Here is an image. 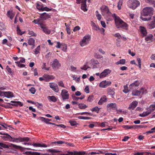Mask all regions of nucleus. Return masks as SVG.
<instances>
[{
  "mask_svg": "<svg viewBox=\"0 0 155 155\" xmlns=\"http://www.w3.org/2000/svg\"><path fill=\"white\" fill-rule=\"evenodd\" d=\"M3 136H1L3 140L5 141H8L11 142L18 143L29 141V138L28 137L14 138L7 133H3Z\"/></svg>",
  "mask_w": 155,
  "mask_h": 155,
  "instance_id": "f257e3e1",
  "label": "nucleus"
},
{
  "mask_svg": "<svg viewBox=\"0 0 155 155\" xmlns=\"http://www.w3.org/2000/svg\"><path fill=\"white\" fill-rule=\"evenodd\" d=\"M153 12L152 8L146 7L143 8L141 12V16L140 18L143 21H146L150 20Z\"/></svg>",
  "mask_w": 155,
  "mask_h": 155,
  "instance_id": "f03ea898",
  "label": "nucleus"
},
{
  "mask_svg": "<svg viewBox=\"0 0 155 155\" xmlns=\"http://www.w3.org/2000/svg\"><path fill=\"white\" fill-rule=\"evenodd\" d=\"M112 17L114 19L115 25L117 28H121L126 30L128 29V25L121 19L115 13L112 15Z\"/></svg>",
  "mask_w": 155,
  "mask_h": 155,
  "instance_id": "7ed1b4c3",
  "label": "nucleus"
},
{
  "mask_svg": "<svg viewBox=\"0 0 155 155\" xmlns=\"http://www.w3.org/2000/svg\"><path fill=\"white\" fill-rule=\"evenodd\" d=\"M127 4L128 7L133 9H135L139 6L140 3L137 0H129L127 2Z\"/></svg>",
  "mask_w": 155,
  "mask_h": 155,
  "instance_id": "20e7f679",
  "label": "nucleus"
},
{
  "mask_svg": "<svg viewBox=\"0 0 155 155\" xmlns=\"http://www.w3.org/2000/svg\"><path fill=\"white\" fill-rule=\"evenodd\" d=\"M101 14L104 15H107L109 16H112L113 14L109 11L108 7L105 5H103L101 8Z\"/></svg>",
  "mask_w": 155,
  "mask_h": 155,
  "instance_id": "39448f33",
  "label": "nucleus"
},
{
  "mask_svg": "<svg viewBox=\"0 0 155 155\" xmlns=\"http://www.w3.org/2000/svg\"><path fill=\"white\" fill-rule=\"evenodd\" d=\"M10 147H13L18 149L20 148L21 147L12 143L6 144L4 143L0 142V149H2L3 148H8Z\"/></svg>",
  "mask_w": 155,
  "mask_h": 155,
  "instance_id": "423d86ee",
  "label": "nucleus"
},
{
  "mask_svg": "<svg viewBox=\"0 0 155 155\" xmlns=\"http://www.w3.org/2000/svg\"><path fill=\"white\" fill-rule=\"evenodd\" d=\"M91 37L89 35H87L84 36L81 41L80 42V45L83 46L87 44L90 40Z\"/></svg>",
  "mask_w": 155,
  "mask_h": 155,
  "instance_id": "0eeeda50",
  "label": "nucleus"
},
{
  "mask_svg": "<svg viewBox=\"0 0 155 155\" xmlns=\"http://www.w3.org/2000/svg\"><path fill=\"white\" fill-rule=\"evenodd\" d=\"M61 95L63 100L69 99V94L68 91L65 89H63L62 90Z\"/></svg>",
  "mask_w": 155,
  "mask_h": 155,
  "instance_id": "6e6552de",
  "label": "nucleus"
},
{
  "mask_svg": "<svg viewBox=\"0 0 155 155\" xmlns=\"http://www.w3.org/2000/svg\"><path fill=\"white\" fill-rule=\"evenodd\" d=\"M111 72V71L109 69H106L100 73V78H103L106 77L110 74Z\"/></svg>",
  "mask_w": 155,
  "mask_h": 155,
  "instance_id": "1a4fd4ad",
  "label": "nucleus"
},
{
  "mask_svg": "<svg viewBox=\"0 0 155 155\" xmlns=\"http://www.w3.org/2000/svg\"><path fill=\"white\" fill-rule=\"evenodd\" d=\"M111 84L110 81H104L101 82L99 84V86L101 88H106L110 86Z\"/></svg>",
  "mask_w": 155,
  "mask_h": 155,
  "instance_id": "9d476101",
  "label": "nucleus"
},
{
  "mask_svg": "<svg viewBox=\"0 0 155 155\" xmlns=\"http://www.w3.org/2000/svg\"><path fill=\"white\" fill-rule=\"evenodd\" d=\"M140 83L138 80L135 81L134 83L131 84L129 86V87L131 90H133L137 88Z\"/></svg>",
  "mask_w": 155,
  "mask_h": 155,
  "instance_id": "9b49d317",
  "label": "nucleus"
},
{
  "mask_svg": "<svg viewBox=\"0 0 155 155\" xmlns=\"http://www.w3.org/2000/svg\"><path fill=\"white\" fill-rule=\"evenodd\" d=\"M43 20V19L40 18L34 20L33 21V22L35 24H38V25H39L40 27H41L45 25L44 24V21Z\"/></svg>",
  "mask_w": 155,
  "mask_h": 155,
  "instance_id": "f8f14e48",
  "label": "nucleus"
},
{
  "mask_svg": "<svg viewBox=\"0 0 155 155\" xmlns=\"http://www.w3.org/2000/svg\"><path fill=\"white\" fill-rule=\"evenodd\" d=\"M23 144L25 145L27 144L28 145H32L33 146L36 147H48V146L45 143L41 144L39 143H33L31 144V143H24Z\"/></svg>",
  "mask_w": 155,
  "mask_h": 155,
  "instance_id": "ddd939ff",
  "label": "nucleus"
},
{
  "mask_svg": "<svg viewBox=\"0 0 155 155\" xmlns=\"http://www.w3.org/2000/svg\"><path fill=\"white\" fill-rule=\"evenodd\" d=\"M61 66V64L59 63L58 60L55 59L52 64V66L54 69L58 68Z\"/></svg>",
  "mask_w": 155,
  "mask_h": 155,
  "instance_id": "4468645a",
  "label": "nucleus"
},
{
  "mask_svg": "<svg viewBox=\"0 0 155 155\" xmlns=\"http://www.w3.org/2000/svg\"><path fill=\"white\" fill-rule=\"evenodd\" d=\"M153 20L147 25V27L149 29H152L155 28V15L153 16Z\"/></svg>",
  "mask_w": 155,
  "mask_h": 155,
  "instance_id": "2eb2a0df",
  "label": "nucleus"
},
{
  "mask_svg": "<svg viewBox=\"0 0 155 155\" xmlns=\"http://www.w3.org/2000/svg\"><path fill=\"white\" fill-rule=\"evenodd\" d=\"M40 120H41L42 121H44L47 124H52L53 125H55V124L51 122H49V121H51V119H49L48 118H45L43 117H39V119Z\"/></svg>",
  "mask_w": 155,
  "mask_h": 155,
  "instance_id": "dca6fc26",
  "label": "nucleus"
},
{
  "mask_svg": "<svg viewBox=\"0 0 155 155\" xmlns=\"http://www.w3.org/2000/svg\"><path fill=\"white\" fill-rule=\"evenodd\" d=\"M139 30L143 37L147 35V30L145 27L143 26H140L139 27Z\"/></svg>",
  "mask_w": 155,
  "mask_h": 155,
  "instance_id": "f3484780",
  "label": "nucleus"
},
{
  "mask_svg": "<svg viewBox=\"0 0 155 155\" xmlns=\"http://www.w3.org/2000/svg\"><path fill=\"white\" fill-rule=\"evenodd\" d=\"M51 17V15L46 12H44L41 14L40 16V18L44 20L50 18Z\"/></svg>",
  "mask_w": 155,
  "mask_h": 155,
  "instance_id": "a211bd4d",
  "label": "nucleus"
},
{
  "mask_svg": "<svg viewBox=\"0 0 155 155\" xmlns=\"http://www.w3.org/2000/svg\"><path fill=\"white\" fill-rule=\"evenodd\" d=\"M11 102L13 104H11L10 103H7V104L9 105L15 106H18V105H19L20 106H22L23 105V104L19 101H11Z\"/></svg>",
  "mask_w": 155,
  "mask_h": 155,
  "instance_id": "6ab92c4d",
  "label": "nucleus"
},
{
  "mask_svg": "<svg viewBox=\"0 0 155 155\" xmlns=\"http://www.w3.org/2000/svg\"><path fill=\"white\" fill-rule=\"evenodd\" d=\"M107 94L108 95H111L112 96V97H113V96L115 94V89L114 88L109 87L107 88Z\"/></svg>",
  "mask_w": 155,
  "mask_h": 155,
  "instance_id": "aec40b11",
  "label": "nucleus"
},
{
  "mask_svg": "<svg viewBox=\"0 0 155 155\" xmlns=\"http://www.w3.org/2000/svg\"><path fill=\"white\" fill-rule=\"evenodd\" d=\"M50 87L54 91L58 92L59 91V88L58 85L56 84H51Z\"/></svg>",
  "mask_w": 155,
  "mask_h": 155,
  "instance_id": "412c9836",
  "label": "nucleus"
},
{
  "mask_svg": "<svg viewBox=\"0 0 155 155\" xmlns=\"http://www.w3.org/2000/svg\"><path fill=\"white\" fill-rule=\"evenodd\" d=\"M137 104L138 102L137 101H133L130 105L128 109H132L133 110L136 107Z\"/></svg>",
  "mask_w": 155,
  "mask_h": 155,
  "instance_id": "4be33fe9",
  "label": "nucleus"
},
{
  "mask_svg": "<svg viewBox=\"0 0 155 155\" xmlns=\"http://www.w3.org/2000/svg\"><path fill=\"white\" fill-rule=\"evenodd\" d=\"M36 7L37 8L39 11H43L44 8L43 5L40 2H38L36 3Z\"/></svg>",
  "mask_w": 155,
  "mask_h": 155,
  "instance_id": "5701e85b",
  "label": "nucleus"
},
{
  "mask_svg": "<svg viewBox=\"0 0 155 155\" xmlns=\"http://www.w3.org/2000/svg\"><path fill=\"white\" fill-rule=\"evenodd\" d=\"M107 101V98L105 95L103 96L100 100L98 102V104L102 105L104 102H106Z\"/></svg>",
  "mask_w": 155,
  "mask_h": 155,
  "instance_id": "b1692460",
  "label": "nucleus"
},
{
  "mask_svg": "<svg viewBox=\"0 0 155 155\" xmlns=\"http://www.w3.org/2000/svg\"><path fill=\"white\" fill-rule=\"evenodd\" d=\"M4 97L8 98H10L14 97L13 93L10 91L5 92Z\"/></svg>",
  "mask_w": 155,
  "mask_h": 155,
  "instance_id": "393cba45",
  "label": "nucleus"
},
{
  "mask_svg": "<svg viewBox=\"0 0 155 155\" xmlns=\"http://www.w3.org/2000/svg\"><path fill=\"white\" fill-rule=\"evenodd\" d=\"M107 108H110L113 110H115L116 109L117 105L115 103H110L107 104Z\"/></svg>",
  "mask_w": 155,
  "mask_h": 155,
  "instance_id": "a878e982",
  "label": "nucleus"
},
{
  "mask_svg": "<svg viewBox=\"0 0 155 155\" xmlns=\"http://www.w3.org/2000/svg\"><path fill=\"white\" fill-rule=\"evenodd\" d=\"M41 28L42 29L43 31L46 34L48 35L50 33V31L46 27L45 25L41 27Z\"/></svg>",
  "mask_w": 155,
  "mask_h": 155,
  "instance_id": "bb28decb",
  "label": "nucleus"
},
{
  "mask_svg": "<svg viewBox=\"0 0 155 155\" xmlns=\"http://www.w3.org/2000/svg\"><path fill=\"white\" fill-rule=\"evenodd\" d=\"M44 77L45 78V81H49L50 80L53 79L54 78L52 75H50L48 74H44Z\"/></svg>",
  "mask_w": 155,
  "mask_h": 155,
  "instance_id": "cd10ccee",
  "label": "nucleus"
},
{
  "mask_svg": "<svg viewBox=\"0 0 155 155\" xmlns=\"http://www.w3.org/2000/svg\"><path fill=\"white\" fill-rule=\"evenodd\" d=\"M7 15L8 17H9L11 20H12L14 18L15 14L12 11H8Z\"/></svg>",
  "mask_w": 155,
  "mask_h": 155,
  "instance_id": "c85d7f7f",
  "label": "nucleus"
},
{
  "mask_svg": "<svg viewBox=\"0 0 155 155\" xmlns=\"http://www.w3.org/2000/svg\"><path fill=\"white\" fill-rule=\"evenodd\" d=\"M91 25L93 29L96 31L100 30L99 26L95 24L93 21H91Z\"/></svg>",
  "mask_w": 155,
  "mask_h": 155,
  "instance_id": "c756f323",
  "label": "nucleus"
},
{
  "mask_svg": "<svg viewBox=\"0 0 155 155\" xmlns=\"http://www.w3.org/2000/svg\"><path fill=\"white\" fill-rule=\"evenodd\" d=\"M48 99L49 101L55 102L57 101L56 97L54 96H48Z\"/></svg>",
  "mask_w": 155,
  "mask_h": 155,
  "instance_id": "7c9ffc66",
  "label": "nucleus"
},
{
  "mask_svg": "<svg viewBox=\"0 0 155 155\" xmlns=\"http://www.w3.org/2000/svg\"><path fill=\"white\" fill-rule=\"evenodd\" d=\"M52 143L55 144H62L63 143H66L65 142L63 141H57L53 142ZM67 145H69L70 146H71V145L72 144V143H66Z\"/></svg>",
  "mask_w": 155,
  "mask_h": 155,
  "instance_id": "2f4dec72",
  "label": "nucleus"
},
{
  "mask_svg": "<svg viewBox=\"0 0 155 155\" xmlns=\"http://www.w3.org/2000/svg\"><path fill=\"white\" fill-rule=\"evenodd\" d=\"M72 97L74 100L75 101H78L79 99L82 100L85 97L84 95H82L80 97H76L74 94L72 95Z\"/></svg>",
  "mask_w": 155,
  "mask_h": 155,
  "instance_id": "473e14b6",
  "label": "nucleus"
},
{
  "mask_svg": "<svg viewBox=\"0 0 155 155\" xmlns=\"http://www.w3.org/2000/svg\"><path fill=\"white\" fill-rule=\"evenodd\" d=\"M47 151L51 153L52 155H54L55 153H58L60 152L59 150H57L54 149H49L47 150Z\"/></svg>",
  "mask_w": 155,
  "mask_h": 155,
  "instance_id": "72a5a7b5",
  "label": "nucleus"
},
{
  "mask_svg": "<svg viewBox=\"0 0 155 155\" xmlns=\"http://www.w3.org/2000/svg\"><path fill=\"white\" fill-rule=\"evenodd\" d=\"M145 2L155 7V1L154 0H145Z\"/></svg>",
  "mask_w": 155,
  "mask_h": 155,
  "instance_id": "f704fd0d",
  "label": "nucleus"
},
{
  "mask_svg": "<svg viewBox=\"0 0 155 155\" xmlns=\"http://www.w3.org/2000/svg\"><path fill=\"white\" fill-rule=\"evenodd\" d=\"M87 154L85 151H74V155H84Z\"/></svg>",
  "mask_w": 155,
  "mask_h": 155,
  "instance_id": "c9c22d12",
  "label": "nucleus"
},
{
  "mask_svg": "<svg viewBox=\"0 0 155 155\" xmlns=\"http://www.w3.org/2000/svg\"><path fill=\"white\" fill-rule=\"evenodd\" d=\"M150 114V112L148 110L147 111L143 112L142 114H140L139 116L141 117H143L147 116Z\"/></svg>",
  "mask_w": 155,
  "mask_h": 155,
  "instance_id": "e433bc0d",
  "label": "nucleus"
},
{
  "mask_svg": "<svg viewBox=\"0 0 155 155\" xmlns=\"http://www.w3.org/2000/svg\"><path fill=\"white\" fill-rule=\"evenodd\" d=\"M149 112H150V114L152 112L154 111L155 110V104H152L151 105L149 108Z\"/></svg>",
  "mask_w": 155,
  "mask_h": 155,
  "instance_id": "4c0bfd02",
  "label": "nucleus"
},
{
  "mask_svg": "<svg viewBox=\"0 0 155 155\" xmlns=\"http://www.w3.org/2000/svg\"><path fill=\"white\" fill-rule=\"evenodd\" d=\"M132 94L134 96H139L140 94L139 91L134 90L132 91Z\"/></svg>",
  "mask_w": 155,
  "mask_h": 155,
  "instance_id": "58836bf2",
  "label": "nucleus"
},
{
  "mask_svg": "<svg viewBox=\"0 0 155 155\" xmlns=\"http://www.w3.org/2000/svg\"><path fill=\"white\" fill-rule=\"evenodd\" d=\"M16 31L17 34L20 35H22V34H24L25 33V31L23 32L21 31L18 25H17V26Z\"/></svg>",
  "mask_w": 155,
  "mask_h": 155,
  "instance_id": "ea45409f",
  "label": "nucleus"
},
{
  "mask_svg": "<svg viewBox=\"0 0 155 155\" xmlns=\"http://www.w3.org/2000/svg\"><path fill=\"white\" fill-rule=\"evenodd\" d=\"M55 9L52 8H49L47 7H44L43 8V11H46L47 12L51 11L52 12H55Z\"/></svg>",
  "mask_w": 155,
  "mask_h": 155,
  "instance_id": "a19ab883",
  "label": "nucleus"
},
{
  "mask_svg": "<svg viewBox=\"0 0 155 155\" xmlns=\"http://www.w3.org/2000/svg\"><path fill=\"white\" fill-rule=\"evenodd\" d=\"M78 106L79 108L81 109H84L87 107V106L84 104H79Z\"/></svg>",
  "mask_w": 155,
  "mask_h": 155,
  "instance_id": "79ce46f5",
  "label": "nucleus"
},
{
  "mask_svg": "<svg viewBox=\"0 0 155 155\" xmlns=\"http://www.w3.org/2000/svg\"><path fill=\"white\" fill-rule=\"evenodd\" d=\"M126 63V60L125 59H122L119 61L116 62V64H124Z\"/></svg>",
  "mask_w": 155,
  "mask_h": 155,
  "instance_id": "37998d69",
  "label": "nucleus"
},
{
  "mask_svg": "<svg viewBox=\"0 0 155 155\" xmlns=\"http://www.w3.org/2000/svg\"><path fill=\"white\" fill-rule=\"evenodd\" d=\"M100 109V108H98L96 106L91 109V110L92 112H95L98 113Z\"/></svg>",
  "mask_w": 155,
  "mask_h": 155,
  "instance_id": "c03bdc74",
  "label": "nucleus"
},
{
  "mask_svg": "<svg viewBox=\"0 0 155 155\" xmlns=\"http://www.w3.org/2000/svg\"><path fill=\"white\" fill-rule=\"evenodd\" d=\"M153 37L152 35H149L145 38V40L147 41H150L153 39Z\"/></svg>",
  "mask_w": 155,
  "mask_h": 155,
  "instance_id": "a18cd8bd",
  "label": "nucleus"
},
{
  "mask_svg": "<svg viewBox=\"0 0 155 155\" xmlns=\"http://www.w3.org/2000/svg\"><path fill=\"white\" fill-rule=\"evenodd\" d=\"M35 40L32 38H30L28 40V44L29 45H34L35 43Z\"/></svg>",
  "mask_w": 155,
  "mask_h": 155,
  "instance_id": "49530a36",
  "label": "nucleus"
},
{
  "mask_svg": "<svg viewBox=\"0 0 155 155\" xmlns=\"http://www.w3.org/2000/svg\"><path fill=\"white\" fill-rule=\"evenodd\" d=\"M86 4H81V9L84 12L86 11L87 10L86 8Z\"/></svg>",
  "mask_w": 155,
  "mask_h": 155,
  "instance_id": "de8ad7c7",
  "label": "nucleus"
},
{
  "mask_svg": "<svg viewBox=\"0 0 155 155\" xmlns=\"http://www.w3.org/2000/svg\"><path fill=\"white\" fill-rule=\"evenodd\" d=\"M69 123L72 126H77V125H78V124L76 121L70 120L69 121Z\"/></svg>",
  "mask_w": 155,
  "mask_h": 155,
  "instance_id": "09e8293b",
  "label": "nucleus"
},
{
  "mask_svg": "<svg viewBox=\"0 0 155 155\" xmlns=\"http://www.w3.org/2000/svg\"><path fill=\"white\" fill-rule=\"evenodd\" d=\"M40 45L38 46L35 49L34 52L35 54H38L40 53Z\"/></svg>",
  "mask_w": 155,
  "mask_h": 155,
  "instance_id": "8fccbe9b",
  "label": "nucleus"
},
{
  "mask_svg": "<svg viewBox=\"0 0 155 155\" xmlns=\"http://www.w3.org/2000/svg\"><path fill=\"white\" fill-rule=\"evenodd\" d=\"M124 0H119L118 3L117 7L119 10H120L121 8V6L122 5Z\"/></svg>",
  "mask_w": 155,
  "mask_h": 155,
  "instance_id": "3c124183",
  "label": "nucleus"
},
{
  "mask_svg": "<svg viewBox=\"0 0 155 155\" xmlns=\"http://www.w3.org/2000/svg\"><path fill=\"white\" fill-rule=\"evenodd\" d=\"M46 63H44L42 66L41 68L43 70H45L48 71L49 69V67L47 68L46 67Z\"/></svg>",
  "mask_w": 155,
  "mask_h": 155,
  "instance_id": "603ef678",
  "label": "nucleus"
},
{
  "mask_svg": "<svg viewBox=\"0 0 155 155\" xmlns=\"http://www.w3.org/2000/svg\"><path fill=\"white\" fill-rule=\"evenodd\" d=\"M128 88V87L127 84L126 85H124V89L123 90V92L125 93H127L129 91Z\"/></svg>",
  "mask_w": 155,
  "mask_h": 155,
  "instance_id": "864d4df0",
  "label": "nucleus"
},
{
  "mask_svg": "<svg viewBox=\"0 0 155 155\" xmlns=\"http://www.w3.org/2000/svg\"><path fill=\"white\" fill-rule=\"evenodd\" d=\"M122 127L125 129H131L133 128V127L132 126H129L127 125H124L122 126Z\"/></svg>",
  "mask_w": 155,
  "mask_h": 155,
  "instance_id": "5fc2aeb1",
  "label": "nucleus"
},
{
  "mask_svg": "<svg viewBox=\"0 0 155 155\" xmlns=\"http://www.w3.org/2000/svg\"><path fill=\"white\" fill-rule=\"evenodd\" d=\"M78 117L80 119L90 120L91 119V117H90L81 116Z\"/></svg>",
  "mask_w": 155,
  "mask_h": 155,
  "instance_id": "6e6d98bb",
  "label": "nucleus"
},
{
  "mask_svg": "<svg viewBox=\"0 0 155 155\" xmlns=\"http://www.w3.org/2000/svg\"><path fill=\"white\" fill-rule=\"evenodd\" d=\"M146 91V89L144 88H142L139 90V91L140 92V94H141L145 93Z\"/></svg>",
  "mask_w": 155,
  "mask_h": 155,
  "instance_id": "4d7b16f0",
  "label": "nucleus"
},
{
  "mask_svg": "<svg viewBox=\"0 0 155 155\" xmlns=\"http://www.w3.org/2000/svg\"><path fill=\"white\" fill-rule=\"evenodd\" d=\"M61 47L62 48V49L64 51H65L67 49V46L64 43H62Z\"/></svg>",
  "mask_w": 155,
  "mask_h": 155,
  "instance_id": "13d9d810",
  "label": "nucleus"
},
{
  "mask_svg": "<svg viewBox=\"0 0 155 155\" xmlns=\"http://www.w3.org/2000/svg\"><path fill=\"white\" fill-rule=\"evenodd\" d=\"M90 67L87 66L86 65H84L83 66L81 67V69L82 70H84L85 71H86L87 70L88 68H90Z\"/></svg>",
  "mask_w": 155,
  "mask_h": 155,
  "instance_id": "bf43d9fd",
  "label": "nucleus"
},
{
  "mask_svg": "<svg viewBox=\"0 0 155 155\" xmlns=\"http://www.w3.org/2000/svg\"><path fill=\"white\" fill-rule=\"evenodd\" d=\"M58 84L59 86L65 87L64 84L62 81H60L58 82Z\"/></svg>",
  "mask_w": 155,
  "mask_h": 155,
  "instance_id": "052dcab7",
  "label": "nucleus"
},
{
  "mask_svg": "<svg viewBox=\"0 0 155 155\" xmlns=\"http://www.w3.org/2000/svg\"><path fill=\"white\" fill-rule=\"evenodd\" d=\"M0 125L3 127L5 129H7V127H10V126H8L5 123H1L0 124Z\"/></svg>",
  "mask_w": 155,
  "mask_h": 155,
  "instance_id": "680f3d73",
  "label": "nucleus"
},
{
  "mask_svg": "<svg viewBox=\"0 0 155 155\" xmlns=\"http://www.w3.org/2000/svg\"><path fill=\"white\" fill-rule=\"evenodd\" d=\"M15 63L17 64L18 66L20 68H23L25 66L24 64H21L20 62L16 61L15 62Z\"/></svg>",
  "mask_w": 155,
  "mask_h": 155,
  "instance_id": "e2e57ef3",
  "label": "nucleus"
},
{
  "mask_svg": "<svg viewBox=\"0 0 155 155\" xmlns=\"http://www.w3.org/2000/svg\"><path fill=\"white\" fill-rule=\"evenodd\" d=\"M29 91L33 94H35L36 91V90L35 88L33 87L30 89Z\"/></svg>",
  "mask_w": 155,
  "mask_h": 155,
  "instance_id": "0e129e2a",
  "label": "nucleus"
},
{
  "mask_svg": "<svg viewBox=\"0 0 155 155\" xmlns=\"http://www.w3.org/2000/svg\"><path fill=\"white\" fill-rule=\"evenodd\" d=\"M28 34L33 36H36L37 34L35 33L32 31H29L28 32Z\"/></svg>",
  "mask_w": 155,
  "mask_h": 155,
  "instance_id": "69168bd1",
  "label": "nucleus"
},
{
  "mask_svg": "<svg viewBox=\"0 0 155 155\" xmlns=\"http://www.w3.org/2000/svg\"><path fill=\"white\" fill-rule=\"evenodd\" d=\"M6 69L7 70L8 72L10 74H11L12 73L11 69L9 68L8 66L7 65L6 66Z\"/></svg>",
  "mask_w": 155,
  "mask_h": 155,
  "instance_id": "338daca9",
  "label": "nucleus"
},
{
  "mask_svg": "<svg viewBox=\"0 0 155 155\" xmlns=\"http://www.w3.org/2000/svg\"><path fill=\"white\" fill-rule=\"evenodd\" d=\"M93 95L89 96L88 98L87 101L89 102H91L93 100Z\"/></svg>",
  "mask_w": 155,
  "mask_h": 155,
  "instance_id": "774afa93",
  "label": "nucleus"
}]
</instances>
